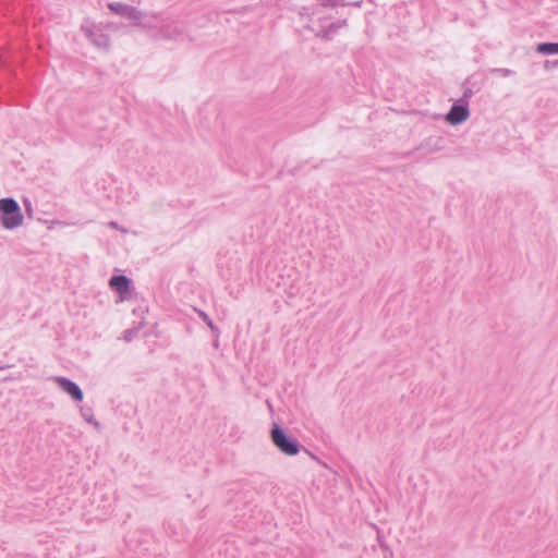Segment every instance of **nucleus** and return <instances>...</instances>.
Listing matches in <instances>:
<instances>
[{"label": "nucleus", "instance_id": "nucleus-1", "mask_svg": "<svg viewBox=\"0 0 558 558\" xmlns=\"http://www.w3.org/2000/svg\"><path fill=\"white\" fill-rule=\"evenodd\" d=\"M1 221L4 228L14 229L22 225L23 215L13 198L0 199Z\"/></svg>", "mask_w": 558, "mask_h": 558}, {"label": "nucleus", "instance_id": "nucleus-2", "mask_svg": "<svg viewBox=\"0 0 558 558\" xmlns=\"http://www.w3.org/2000/svg\"><path fill=\"white\" fill-rule=\"evenodd\" d=\"M271 439L276 447L288 456H294L299 452L298 444L290 440L279 427H275L271 430Z\"/></svg>", "mask_w": 558, "mask_h": 558}, {"label": "nucleus", "instance_id": "nucleus-3", "mask_svg": "<svg viewBox=\"0 0 558 558\" xmlns=\"http://www.w3.org/2000/svg\"><path fill=\"white\" fill-rule=\"evenodd\" d=\"M56 381L74 400H76V401L83 400V393H82L80 387L75 383H73L66 378H62V377L57 378Z\"/></svg>", "mask_w": 558, "mask_h": 558}, {"label": "nucleus", "instance_id": "nucleus-4", "mask_svg": "<svg viewBox=\"0 0 558 558\" xmlns=\"http://www.w3.org/2000/svg\"><path fill=\"white\" fill-rule=\"evenodd\" d=\"M469 117V110L464 106L456 105L448 112L446 119L450 124H458L465 121Z\"/></svg>", "mask_w": 558, "mask_h": 558}, {"label": "nucleus", "instance_id": "nucleus-5", "mask_svg": "<svg viewBox=\"0 0 558 558\" xmlns=\"http://www.w3.org/2000/svg\"><path fill=\"white\" fill-rule=\"evenodd\" d=\"M129 283L130 281L125 276H116L109 281L110 287L120 295H124L129 291Z\"/></svg>", "mask_w": 558, "mask_h": 558}, {"label": "nucleus", "instance_id": "nucleus-6", "mask_svg": "<svg viewBox=\"0 0 558 558\" xmlns=\"http://www.w3.org/2000/svg\"><path fill=\"white\" fill-rule=\"evenodd\" d=\"M537 52L545 53V54H554L558 53V43H545L541 44L536 48Z\"/></svg>", "mask_w": 558, "mask_h": 558}, {"label": "nucleus", "instance_id": "nucleus-7", "mask_svg": "<svg viewBox=\"0 0 558 558\" xmlns=\"http://www.w3.org/2000/svg\"><path fill=\"white\" fill-rule=\"evenodd\" d=\"M109 9L116 13L124 14L126 12L125 8H122L120 4H109Z\"/></svg>", "mask_w": 558, "mask_h": 558}]
</instances>
